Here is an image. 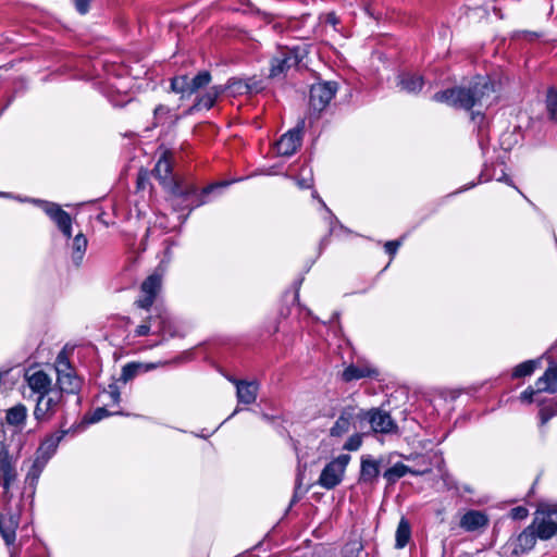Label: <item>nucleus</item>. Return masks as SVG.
Here are the masks:
<instances>
[{
  "instance_id": "obj_33",
  "label": "nucleus",
  "mask_w": 557,
  "mask_h": 557,
  "mask_svg": "<svg viewBox=\"0 0 557 557\" xmlns=\"http://www.w3.org/2000/svg\"><path fill=\"white\" fill-rule=\"evenodd\" d=\"M174 154L171 151H164L154 166L156 174H169L174 170Z\"/></svg>"
},
{
  "instance_id": "obj_39",
  "label": "nucleus",
  "mask_w": 557,
  "mask_h": 557,
  "mask_svg": "<svg viewBox=\"0 0 557 557\" xmlns=\"http://www.w3.org/2000/svg\"><path fill=\"white\" fill-rule=\"evenodd\" d=\"M557 414V410L554 407H545L540 411L541 424L547 423L554 416Z\"/></svg>"
},
{
  "instance_id": "obj_46",
  "label": "nucleus",
  "mask_w": 557,
  "mask_h": 557,
  "mask_svg": "<svg viewBox=\"0 0 557 557\" xmlns=\"http://www.w3.org/2000/svg\"><path fill=\"white\" fill-rule=\"evenodd\" d=\"M89 1L90 0H74L76 10L79 13L85 14L89 9Z\"/></svg>"
},
{
  "instance_id": "obj_38",
  "label": "nucleus",
  "mask_w": 557,
  "mask_h": 557,
  "mask_svg": "<svg viewBox=\"0 0 557 557\" xmlns=\"http://www.w3.org/2000/svg\"><path fill=\"white\" fill-rule=\"evenodd\" d=\"M361 443H362V435L358 434V433L352 434L351 436H349V438L344 444V449L350 450V451L357 450L361 446Z\"/></svg>"
},
{
  "instance_id": "obj_1",
  "label": "nucleus",
  "mask_w": 557,
  "mask_h": 557,
  "mask_svg": "<svg viewBox=\"0 0 557 557\" xmlns=\"http://www.w3.org/2000/svg\"><path fill=\"white\" fill-rule=\"evenodd\" d=\"M494 91V85L488 77L478 76L469 87H454L437 91L433 100L456 109L470 110L475 106H483Z\"/></svg>"
},
{
  "instance_id": "obj_25",
  "label": "nucleus",
  "mask_w": 557,
  "mask_h": 557,
  "mask_svg": "<svg viewBox=\"0 0 557 557\" xmlns=\"http://www.w3.org/2000/svg\"><path fill=\"white\" fill-rule=\"evenodd\" d=\"M376 373L377 372L374 369H371L368 366L350 364L344 370L342 377L345 382H350L354 380L372 376L375 375Z\"/></svg>"
},
{
  "instance_id": "obj_31",
  "label": "nucleus",
  "mask_w": 557,
  "mask_h": 557,
  "mask_svg": "<svg viewBox=\"0 0 557 557\" xmlns=\"http://www.w3.org/2000/svg\"><path fill=\"white\" fill-rule=\"evenodd\" d=\"M159 183L174 196L187 194V188L183 187L176 180V176H156Z\"/></svg>"
},
{
  "instance_id": "obj_11",
  "label": "nucleus",
  "mask_w": 557,
  "mask_h": 557,
  "mask_svg": "<svg viewBox=\"0 0 557 557\" xmlns=\"http://www.w3.org/2000/svg\"><path fill=\"white\" fill-rule=\"evenodd\" d=\"M161 284L162 277L160 274L148 276L141 284V293L144 296L136 301L137 306L144 309L150 308L161 288Z\"/></svg>"
},
{
  "instance_id": "obj_29",
  "label": "nucleus",
  "mask_w": 557,
  "mask_h": 557,
  "mask_svg": "<svg viewBox=\"0 0 557 557\" xmlns=\"http://www.w3.org/2000/svg\"><path fill=\"white\" fill-rule=\"evenodd\" d=\"M396 548H404L410 537H411V529H410V524L408 522V520H406L405 518H401L399 523H398V527H397V530H396Z\"/></svg>"
},
{
  "instance_id": "obj_28",
  "label": "nucleus",
  "mask_w": 557,
  "mask_h": 557,
  "mask_svg": "<svg viewBox=\"0 0 557 557\" xmlns=\"http://www.w3.org/2000/svg\"><path fill=\"white\" fill-rule=\"evenodd\" d=\"M156 364L153 363H137L132 362L127 363L122 369L121 380L124 382H127L135 377L140 371H149L151 369H154Z\"/></svg>"
},
{
  "instance_id": "obj_44",
  "label": "nucleus",
  "mask_w": 557,
  "mask_h": 557,
  "mask_svg": "<svg viewBox=\"0 0 557 557\" xmlns=\"http://www.w3.org/2000/svg\"><path fill=\"white\" fill-rule=\"evenodd\" d=\"M400 246V242L399 240H391V242H387L385 243V250L387 253H389L391 256H394L397 251V249L399 248Z\"/></svg>"
},
{
  "instance_id": "obj_4",
  "label": "nucleus",
  "mask_w": 557,
  "mask_h": 557,
  "mask_svg": "<svg viewBox=\"0 0 557 557\" xmlns=\"http://www.w3.org/2000/svg\"><path fill=\"white\" fill-rule=\"evenodd\" d=\"M366 422L370 424L371 430L375 433L391 434L398 430L391 414L377 408L359 410V429H363Z\"/></svg>"
},
{
  "instance_id": "obj_36",
  "label": "nucleus",
  "mask_w": 557,
  "mask_h": 557,
  "mask_svg": "<svg viewBox=\"0 0 557 557\" xmlns=\"http://www.w3.org/2000/svg\"><path fill=\"white\" fill-rule=\"evenodd\" d=\"M546 110L548 119L557 122V88L550 87L546 95Z\"/></svg>"
},
{
  "instance_id": "obj_40",
  "label": "nucleus",
  "mask_w": 557,
  "mask_h": 557,
  "mask_svg": "<svg viewBox=\"0 0 557 557\" xmlns=\"http://www.w3.org/2000/svg\"><path fill=\"white\" fill-rule=\"evenodd\" d=\"M299 188H310L313 186V176H293Z\"/></svg>"
},
{
  "instance_id": "obj_17",
  "label": "nucleus",
  "mask_w": 557,
  "mask_h": 557,
  "mask_svg": "<svg viewBox=\"0 0 557 557\" xmlns=\"http://www.w3.org/2000/svg\"><path fill=\"white\" fill-rule=\"evenodd\" d=\"M380 475V462L374 460L371 456L361 458V469L359 482L368 485H374Z\"/></svg>"
},
{
  "instance_id": "obj_41",
  "label": "nucleus",
  "mask_w": 557,
  "mask_h": 557,
  "mask_svg": "<svg viewBox=\"0 0 557 557\" xmlns=\"http://www.w3.org/2000/svg\"><path fill=\"white\" fill-rule=\"evenodd\" d=\"M529 515V511L525 507H515L510 510V517L515 520H522L525 519Z\"/></svg>"
},
{
  "instance_id": "obj_20",
  "label": "nucleus",
  "mask_w": 557,
  "mask_h": 557,
  "mask_svg": "<svg viewBox=\"0 0 557 557\" xmlns=\"http://www.w3.org/2000/svg\"><path fill=\"white\" fill-rule=\"evenodd\" d=\"M18 527V517L12 512L0 515V533L8 545L15 541V531Z\"/></svg>"
},
{
  "instance_id": "obj_12",
  "label": "nucleus",
  "mask_w": 557,
  "mask_h": 557,
  "mask_svg": "<svg viewBox=\"0 0 557 557\" xmlns=\"http://www.w3.org/2000/svg\"><path fill=\"white\" fill-rule=\"evenodd\" d=\"M359 424V410L354 407H346L341 411L339 417L330 430L331 436L341 437L346 434L352 424Z\"/></svg>"
},
{
  "instance_id": "obj_47",
  "label": "nucleus",
  "mask_w": 557,
  "mask_h": 557,
  "mask_svg": "<svg viewBox=\"0 0 557 557\" xmlns=\"http://www.w3.org/2000/svg\"><path fill=\"white\" fill-rule=\"evenodd\" d=\"M231 183H232V182L223 181V182H219V183H215V184L209 185L208 187H206V188L203 189V193H205V194H209V193H211V191H212V190H214V189L226 187V186H228Z\"/></svg>"
},
{
  "instance_id": "obj_56",
  "label": "nucleus",
  "mask_w": 557,
  "mask_h": 557,
  "mask_svg": "<svg viewBox=\"0 0 557 557\" xmlns=\"http://www.w3.org/2000/svg\"><path fill=\"white\" fill-rule=\"evenodd\" d=\"M1 196H7V194H0Z\"/></svg>"
},
{
  "instance_id": "obj_14",
  "label": "nucleus",
  "mask_w": 557,
  "mask_h": 557,
  "mask_svg": "<svg viewBox=\"0 0 557 557\" xmlns=\"http://www.w3.org/2000/svg\"><path fill=\"white\" fill-rule=\"evenodd\" d=\"M233 384L236 386V396L238 399V403L250 405L253 404L257 399L258 395V383L255 381L248 382L243 380H236V379H228Z\"/></svg>"
},
{
  "instance_id": "obj_32",
  "label": "nucleus",
  "mask_w": 557,
  "mask_h": 557,
  "mask_svg": "<svg viewBox=\"0 0 557 557\" xmlns=\"http://www.w3.org/2000/svg\"><path fill=\"white\" fill-rule=\"evenodd\" d=\"M2 480H3V487L5 490H9L10 487V484L15 481L16 479V471L13 467V465L11 463L10 461V458H9V455H8V451L4 450V460L2 462Z\"/></svg>"
},
{
  "instance_id": "obj_6",
  "label": "nucleus",
  "mask_w": 557,
  "mask_h": 557,
  "mask_svg": "<svg viewBox=\"0 0 557 557\" xmlns=\"http://www.w3.org/2000/svg\"><path fill=\"white\" fill-rule=\"evenodd\" d=\"M349 460L350 456L343 454L330 461L320 474L318 480L319 485L326 490H332L337 486L343 480Z\"/></svg>"
},
{
  "instance_id": "obj_50",
  "label": "nucleus",
  "mask_w": 557,
  "mask_h": 557,
  "mask_svg": "<svg viewBox=\"0 0 557 557\" xmlns=\"http://www.w3.org/2000/svg\"><path fill=\"white\" fill-rule=\"evenodd\" d=\"M326 22L335 26L339 21L334 13H329L326 15Z\"/></svg>"
},
{
  "instance_id": "obj_37",
  "label": "nucleus",
  "mask_w": 557,
  "mask_h": 557,
  "mask_svg": "<svg viewBox=\"0 0 557 557\" xmlns=\"http://www.w3.org/2000/svg\"><path fill=\"white\" fill-rule=\"evenodd\" d=\"M535 368H536V361H534V360L524 361V362L518 364L513 369L512 376L513 377H522V376L530 375L534 372Z\"/></svg>"
},
{
  "instance_id": "obj_27",
  "label": "nucleus",
  "mask_w": 557,
  "mask_h": 557,
  "mask_svg": "<svg viewBox=\"0 0 557 557\" xmlns=\"http://www.w3.org/2000/svg\"><path fill=\"white\" fill-rule=\"evenodd\" d=\"M407 473H412L416 475L420 474V472L412 471L408 466L401 462H397L396 465L387 469L383 473V476L387 480L389 484H394L398 479L405 476Z\"/></svg>"
},
{
  "instance_id": "obj_45",
  "label": "nucleus",
  "mask_w": 557,
  "mask_h": 557,
  "mask_svg": "<svg viewBox=\"0 0 557 557\" xmlns=\"http://www.w3.org/2000/svg\"><path fill=\"white\" fill-rule=\"evenodd\" d=\"M55 363H57V367H55V369H57V370H58V368H62V369H64L65 371H70V370H71V368H70V363H69V361H67L66 357H65L64 355H62V354H60V355L57 357V361H55Z\"/></svg>"
},
{
  "instance_id": "obj_35",
  "label": "nucleus",
  "mask_w": 557,
  "mask_h": 557,
  "mask_svg": "<svg viewBox=\"0 0 557 557\" xmlns=\"http://www.w3.org/2000/svg\"><path fill=\"white\" fill-rule=\"evenodd\" d=\"M171 89L181 94L182 98L189 97V77L187 75L175 76L171 79Z\"/></svg>"
},
{
  "instance_id": "obj_5",
  "label": "nucleus",
  "mask_w": 557,
  "mask_h": 557,
  "mask_svg": "<svg viewBox=\"0 0 557 557\" xmlns=\"http://www.w3.org/2000/svg\"><path fill=\"white\" fill-rule=\"evenodd\" d=\"M337 91V84L334 82H323L311 86L309 94V114L310 117L318 119L320 113L327 107Z\"/></svg>"
},
{
  "instance_id": "obj_22",
  "label": "nucleus",
  "mask_w": 557,
  "mask_h": 557,
  "mask_svg": "<svg viewBox=\"0 0 557 557\" xmlns=\"http://www.w3.org/2000/svg\"><path fill=\"white\" fill-rule=\"evenodd\" d=\"M423 84V77L414 73H401L397 76V85L407 92L420 91Z\"/></svg>"
},
{
  "instance_id": "obj_55",
  "label": "nucleus",
  "mask_w": 557,
  "mask_h": 557,
  "mask_svg": "<svg viewBox=\"0 0 557 557\" xmlns=\"http://www.w3.org/2000/svg\"><path fill=\"white\" fill-rule=\"evenodd\" d=\"M554 408L557 410V403L555 404Z\"/></svg>"
},
{
  "instance_id": "obj_21",
  "label": "nucleus",
  "mask_w": 557,
  "mask_h": 557,
  "mask_svg": "<svg viewBox=\"0 0 557 557\" xmlns=\"http://www.w3.org/2000/svg\"><path fill=\"white\" fill-rule=\"evenodd\" d=\"M536 392H547L554 394L557 392V366H549L544 374L535 382Z\"/></svg>"
},
{
  "instance_id": "obj_10",
  "label": "nucleus",
  "mask_w": 557,
  "mask_h": 557,
  "mask_svg": "<svg viewBox=\"0 0 557 557\" xmlns=\"http://www.w3.org/2000/svg\"><path fill=\"white\" fill-rule=\"evenodd\" d=\"M24 379L29 389L38 396L53 391L52 379L44 370L28 369L24 374Z\"/></svg>"
},
{
  "instance_id": "obj_51",
  "label": "nucleus",
  "mask_w": 557,
  "mask_h": 557,
  "mask_svg": "<svg viewBox=\"0 0 557 557\" xmlns=\"http://www.w3.org/2000/svg\"><path fill=\"white\" fill-rule=\"evenodd\" d=\"M146 181V176H138L137 178V185L138 187H141Z\"/></svg>"
},
{
  "instance_id": "obj_7",
  "label": "nucleus",
  "mask_w": 557,
  "mask_h": 557,
  "mask_svg": "<svg viewBox=\"0 0 557 557\" xmlns=\"http://www.w3.org/2000/svg\"><path fill=\"white\" fill-rule=\"evenodd\" d=\"M63 403V395L51 391L38 396L33 411L34 418L39 423L49 422Z\"/></svg>"
},
{
  "instance_id": "obj_53",
  "label": "nucleus",
  "mask_w": 557,
  "mask_h": 557,
  "mask_svg": "<svg viewBox=\"0 0 557 557\" xmlns=\"http://www.w3.org/2000/svg\"><path fill=\"white\" fill-rule=\"evenodd\" d=\"M499 181L508 182V176H503Z\"/></svg>"
},
{
  "instance_id": "obj_3",
  "label": "nucleus",
  "mask_w": 557,
  "mask_h": 557,
  "mask_svg": "<svg viewBox=\"0 0 557 557\" xmlns=\"http://www.w3.org/2000/svg\"><path fill=\"white\" fill-rule=\"evenodd\" d=\"M531 527L540 540H549L557 534V504L539 505Z\"/></svg>"
},
{
  "instance_id": "obj_16",
  "label": "nucleus",
  "mask_w": 557,
  "mask_h": 557,
  "mask_svg": "<svg viewBox=\"0 0 557 557\" xmlns=\"http://www.w3.org/2000/svg\"><path fill=\"white\" fill-rule=\"evenodd\" d=\"M536 539V532L529 525L512 542V553L520 555L530 552L535 546Z\"/></svg>"
},
{
  "instance_id": "obj_13",
  "label": "nucleus",
  "mask_w": 557,
  "mask_h": 557,
  "mask_svg": "<svg viewBox=\"0 0 557 557\" xmlns=\"http://www.w3.org/2000/svg\"><path fill=\"white\" fill-rule=\"evenodd\" d=\"M66 433L67 431L62 430L45 438L37 450L38 456L35 460L34 467L39 465L42 467L52 457Z\"/></svg>"
},
{
  "instance_id": "obj_2",
  "label": "nucleus",
  "mask_w": 557,
  "mask_h": 557,
  "mask_svg": "<svg viewBox=\"0 0 557 557\" xmlns=\"http://www.w3.org/2000/svg\"><path fill=\"white\" fill-rule=\"evenodd\" d=\"M306 55V50L299 47H280L270 61V78H284L287 72L296 67Z\"/></svg>"
},
{
  "instance_id": "obj_24",
  "label": "nucleus",
  "mask_w": 557,
  "mask_h": 557,
  "mask_svg": "<svg viewBox=\"0 0 557 557\" xmlns=\"http://www.w3.org/2000/svg\"><path fill=\"white\" fill-rule=\"evenodd\" d=\"M88 240L83 233H78L71 244V258L75 265H81L86 252Z\"/></svg>"
},
{
  "instance_id": "obj_30",
  "label": "nucleus",
  "mask_w": 557,
  "mask_h": 557,
  "mask_svg": "<svg viewBox=\"0 0 557 557\" xmlns=\"http://www.w3.org/2000/svg\"><path fill=\"white\" fill-rule=\"evenodd\" d=\"M164 323L165 319L162 314L149 317L143 324L137 326L135 333L137 336H146L149 334L152 324H158V332L161 333L163 331Z\"/></svg>"
},
{
  "instance_id": "obj_18",
  "label": "nucleus",
  "mask_w": 557,
  "mask_h": 557,
  "mask_svg": "<svg viewBox=\"0 0 557 557\" xmlns=\"http://www.w3.org/2000/svg\"><path fill=\"white\" fill-rule=\"evenodd\" d=\"M57 385L59 387L58 393L74 394L81 387L79 379L73 373L72 370L65 371L62 368H58Z\"/></svg>"
},
{
  "instance_id": "obj_34",
  "label": "nucleus",
  "mask_w": 557,
  "mask_h": 557,
  "mask_svg": "<svg viewBox=\"0 0 557 557\" xmlns=\"http://www.w3.org/2000/svg\"><path fill=\"white\" fill-rule=\"evenodd\" d=\"M211 82V74L208 71L199 72L195 77L189 78V94L190 96L199 89L208 86Z\"/></svg>"
},
{
  "instance_id": "obj_42",
  "label": "nucleus",
  "mask_w": 557,
  "mask_h": 557,
  "mask_svg": "<svg viewBox=\"0 0 557 557\" xmlns=\"http://www.w3.org/2000/svg\"><path fill=\"white\" fill-rule=\"evenodd\" d=\"M109 414L110 413H109V411L106 408H103V407L97 408L95 410V412L92 413V417H91L90 421L91 422H98L101 419H103L104 417H108Z\"/></svg>"
},
{
  "instance_id": "obj_15",
  "label": "nucleus",
  "mask_w": 557,
  "mask_h": 557,
  "mask_svg": "<svg viewBox=\"0 0 557 557\" xmlns=\"http://www.w3.org/2000/svg\"><path fill=\"white\" fill-rule=\"evenodd\" d=\"M487 525L488 517L480 510H469L460 519V527L468 532H474Z\"/></svg>"
},
{
  "instance_id": "obj_54",
  "label": "nucleus",
  "mask_w": 557,
  "mask_h": 557,
  "mask_svg": "<svg viewBox=\"0 0 557 557\" xmlns=\"http://www.w3.org/2000/svg\"><path fill=\"white\" fill-rule=\"evenodd\" d=\"M554 349H555V351H556V354H557V341H556V344H555V346H554Z\"/></svg>"
},
{
  "instance_id": "obj_19",
  "label": "nucleus",
  "mask_w": 557,
  "mask_h": 557,
  "mask_svg": "<svg viewBox=\"0 0 557 557\" xmlns=\"http://www.w3.org/2000/svg\"><path fill=\"white\" fill-rule=\"evenodd\" d=\"M27 416V407L20 403L5 411L4 422L20 432L26 423Z\"/></svg>"
},
{
  "instance_id": "obj_9",
  "label": "nucleus",
  "mask_w": 557,
  "mask_h": 557,
  "mask_svg": "<svg viewBox=\"0 0 557 557\" xmlns=\"http://www.w3.org/2000/svg\"><path fill=\"white\" fill-rule=\"evenodd\" d=\"M32 202L39 206L44 212L55 223L58 228L67 238L72 234V219L58 203L40 199H32Z\"/></svg>"
},
{
  "instance_id": "obj_49",
  "label": "nucleus",
  "mask_w": 557,
  "mask_h": 557,
  "mask_svg": "<svg viewBox=\"0 0 557 557\" xmlns=\"http://www.w3.org/2000/svg\"><path fill=\"white\" fill-rule=\"evenodd\" d=\"M169 112V109L162 104L158 106L154 111V117L158 119L160 115H165Z\"/></svg>"
},
{
  "instance_id": "obj_23",
  "label": "nucleus",
  "mask_w": 557,
  "mask_h": 557,
  "mask_svg": "<svg viewBox=\"0 0 557 557\" xmlns=\"http://www.w3.org/2000/svg\"><path fill=\"white\" fill-rule=\"evenodd\" d=\"M225 91V88L224 86L222 85H219V86H212L211 88H209L205 95L200 96L197 98V101L195 102L194 104V108L195 109H211L216 99L220 97V95H222L223 92Z\"/></svg>"
},
{
  "instance_id": "obj_26",
  "label": "nucleus",
  "mask_w": 557,
  "mask_h": 557,
  "mask_svg": "<svg viewBox=\"0 0 557 557\" xmlns=\"http://www.w3.org/2000/svg\"><path fill=\"white\" fill-rule=\"evenodd\" d=\"M225 91L230 90L232 95H245L251 92H259L262 87H252L249 82L242 78H231L227 85L224 86Z\"/></svg>"
},
{
  "instance_id": "obj_48",
  "label": "nucleus",
  "mask_w": 557,
  "mask_h": 557,
  "mask_svg": "<svg viewBox=\"0 0 557 557\" xmlns=\"http://www.w3.org/2000/svg\"><path fill=\"white\" fill-rule=\"evenodd\" d=\"M111 391L109 393V396L112 400V403L114 404H119L120 403V399H121V394L120 392L117 391V388L115 386H110Z\"/></svg>"
},
{
  "instance_id": "obj_8",
  "label": "nucleus",
  "mask_w": 557,
  "mask_h": 557,
  "mask_svg": "<svg viewBox=\"0 0 557 557\" xmlns=\"http://www.w3.org/2000/svg\"><path fill=\"white\" fill-rule=\"evenodd\" d=\"M304 128L305 120L300 119L295 128L282 135L280 139L273 144V153L283 157L294 154L301 145Z\"/></svg>"
},
{
  "instance_id": "obj_43",
  "label": "nucleus",
  "mask_w": 557,
  "mask_h": 557,
  "mask_svg": "<svg viewBox=\"0 0 557 557\" xmlns=\"http://www.w3.org/2000/svg\"><path fill=\"white\" fill-rule=\"evenodd\" d=\"M536 387L535 388H532V387H528L525 391H523L520 395V399L522 401H527V403H532L533 400V396L536 394Z\"/></svg>"
},
{
  "instance_id": "obj_52",
  "label": "nucleus",
  "mask_w": 557,
  "mask_h": 557,
  "mask_svg": "<svg viewBox=\"0 0 557 557\" xmlns=\"http://www.w3.org/2000/svg\"><path fill=\"white\" fill-rule=\"evenodd\" d=\"M249 83H250V85H251L252 87H261L257 82H250V81H249Z\"/></svg>"
}]
</instances>
